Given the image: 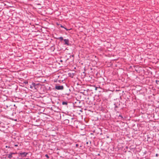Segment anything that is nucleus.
I'll return each mask as SVG.
<instances>
[{
	"mask_svg": "<svg viewBox=\"0 0 159 159\" xmlns=\"http://www.w3.org/2000/svg\"><path fill=\"white\" fill-rule=\"evenodd\" d=\"M59 77V75L58 74L56 73H53L50 74V80L52 81L51 82H57Z\"/></svg>",
	"mask_w": 159,
	"mask_h": 159,
	"instance_id": "7ed1b4c3",
	"label": "nucleus"
},
{
	"mask_svg": "<svg viewBox=\"0 0 159 159\" xmlns=\"http://www.w3.org/2000/svg\"><path fill=\"white\" fill-rule=\"evenodd\" d=\"M52 143V145L53 146V147L51 148H50V150H55V149H56V142L54 141H51V142Z\"/></svg>",
	"mask_w": 159,
	"mask_h": 159,
	"instance_id": "423d86ee",
	"label": "nucleus"
},
{
	"mask_svg": "<svg viewBox=\"0 0 159 159\" xmlns=\"http://www.w3.org/2000/svg\"><path fill=\"white\" fill-rule=\"evenodd\" d=\"M50 99H51V101H52V102L53 103V102L52 101V98H50Z\"/></svg>",
	"mask_w": 159,
	"mask_h": 159,
	"instance_id": "aec40b11",
	"label": "nucleus"
},
{
	"mask_svg": "<svg viewBox=\"0 0 159 159\" xmlns=\"http://www.w3.org/2000/svg\"><path fill=\"white\" fill-rule=\"evenodd\" d=\"M60 61H61V62H62V60H61Z\"/></svg>",
	"mask_w": 159,
	"mask_h": 159,
	"instance_id": "bb28decb",
	"label": "nucleus"
},
{
	"mask_svg": "<svg viewBox=\"0 0 159 159\" xmlns=\"http://www.w3.org/2000/svg\"><path fill=\"white\" fill-rule=\"evenodd\" d=\"M60 25V27L64 28V29H65L67 31V30H68V29H67L66 28H65L63 26L61 25Z\"/></svg>",
	"mask_w": 159,
	"mask_h": 159,
	"instance_id": "2eb2a0df",
	"label": "nucleus"
},
{
	"mask_svg": "<svg viewBox=\"0 0 159 159\" xmlns=\"http://www.w3.org/2000/svg\"><path fill=\"white\" fill-rule=\"evenodd\" d=\"M158 156V154H156V156L157 157Z\"/></svg>",
	"mask_w": 159,
	"mask_h": 159,
	"instance_id": "412c9836",
	"label": "nucleus"
},
{
	"mask_svg": "<svg viewBox=\"0 0 159 159\" xmlns=\"http://www.w3.org/2000/svg\"><path fill=\"white\" fill-rule=\"evenodd\" d=\"M45 157H46L47 158H49V157L48 156V155L47 154H46L45 155Z\"/></svg>",
	"mask_w": 159,
	"mask_h": 159,
	"instance_id": "f3484780",
	"label": "nucleus"
},
{
	"mask_svg": "<svg viewBox=\"0 0 159 159\" xmlns=\"http://www.w3.org/2000/svg\"><path fill=\"white\" fill-rule=\"evenodd\" d=\"M54 85L55 86H52V88L50 87V90L51 89H56L57 90H62L64 89V86L62 85H57L56 84H54Z\"/></svg>",
	"mask_w": 159,
	"mask_h": 159,
	"instance_id": "20e7f679",
	"label": "nucleus"
},
{
	"mask_svg": "<svg viewBox=\"0 0 159 159\" xmlns=\"http://www.w3.org/2000/svg\"><path fill=\"white\" fill-rule=\"evenodd\" d=\"M55 50L54 47L53 46H52L50 48V50L53 51Z\"/></svg>",
	"mask_w": 159,
	"mask_h": 159,
	"instance_id": "f8f14e48",
	"label": "nucleus"
},
{
	"mask_svg": "<svg viewBox=\"0 0 159 159\" xmlns=\"http://www.w3.org/2000/svg\"><path fill=\"white\" fill-rule=\"evenodd\" d=\"M119 117H120L121 118H123L122 116L121 115H119Z\"/></svg>",
	"mask_w": 159,
	"mask_h": 159,
	"instance_id": "a211bd4d",
	"label": "nucleus"
},
{
	"mask_svg": "<svg viewBox=\"0 0 159 159\" xmlns=\"http://www.w3.org/2000/svg\"><path fill=\"white\" fill-rule=\"evenodd\" d=\"M68 102H67L64 101L62 102V104L63 105H67Z\"/></svg>",
	"mask_w": 159,
	"mask_h": 159,
	"instance_id": "ddd939ff",
	"label": "nucleus"
},
{
	"mask_svg": "<svg viewBox=\"0 0 159 159\" xmlns=\"http://www.w3.org/2000/svg\"><path fill=\"white\" fill-rule=\"evenodd\" d=\"M156 82L157 84L159 85V80H156Z\"/></svg>",
	"mask_w": 159,
	"mask_h": 159,
	"instance_id": "dca6fc26",
	"label": "nucleus"
},
{
	"mask_svg": "<svg viewBox=\"0 0 159 159\" xmlns=\"http://www.w3.org/2000/svg\"><path fill=\"white\" fill-rule=\"evenodd\" d=\"M16 153L14 152H11L8 155V157L9 159H11L12 157V155L15 154Z\"/></svg>",
	"mask_w": 159,
	"mask_h": 159,
	"instance_id": "1a4fd4ad",
	"label": "nucleus"
},
{
	"mask_svg": "<svg viewBox=\"0 0 159 159\" xmlns=\"http://www.w3.org/2000/svg\"><path fill=\"white\" fill-rule=\"evenodd\" d=\"M1 123H2L1 122H0V126H1Z\"/></svg>",
	"mask_w": 159,
	"mask_h": 159,
	"instance_id": "a878e982",
	"label": "nucleus"
},
{
	"mask_svg": "<svg viewBox=\"0 0 159 159\" xmlns=\"http://www.w3.org/2000/svg\"><path fill=\"white\" fill-rule=\"evenodd\" d=\"M6 148H7V147L9 148V147H8L7 146H6Z\"/></svg>",
	"mask_w": 159,
	"mask_h": 159,
	"instance_id": "393cba45",
	"label": "nucleus"
},
{
	"mask_svg": "<svg viewBox=\"0 0 159 159\" xmlns=\"http://www.w3.org/2000/svg\"><path fill=\"white\" fill-rule=\"evenodd\" d=\"M79 146V144H76V147H78Z\"/></svg>",
	"mask_w": 159,
	"mask_h": 159,
	"instance_id": "6ab92c4d",
	"label": "nucleus"
},
{
	"mask_svg": "<svg viewBox=\"0 0 159 159\" xmlns=\"http://www.w3.org/2000/svg\"><path fill=\"white\" fill-rule=\"evenodd\" d=\"M59 109L55 106L52 105L50 108V122H56L61 118V115L59 112Z\"/></svg>",
	"mask_w": 159,
	"mask_h": 159,
	"instance_id": "f257e3e1",
	"label": "nucleus"
},
{
	"mask_svg": "<svg viewBox=\"0 0 159 159\" xmlns=\"http://www.w3.org/2000/svg\"><path fill=\"white\" fill-rule=\"evenodd\" d=\"M18 146V145L17 144H16L15 145V147H17Z\"/></svg>",
	"mask_w": 159,
	"mask_h": 159,
	"instance_id": "b1692460",
	"label": "nucleus"
},
{
	"mask_svg": "<svg viewBox=\"0 0 159 159\" xmlns=\"http://www.w3.org/2000/svg\"><path fill=\"white\" fill-rule=\"evenodd\" d=\"M118 107L117 106H115V108H117Z\"/></svg>",
	"mask_w": 159,
	"mask_h": 159,
	"instance_id": "4be33fe9",
	"label": "nucleus"
},
{
	"mask_svg": "<svg viewBox=\"0 0 159 159\" xmlns=\"http://www.w3.org/2000/svg\"><path fill=\"white\" fill-rule=\"evenodd\" d=\"M52 123H50V136L55 137L57 135L56 130H57V124L56 122H52ZM51 138L50 137V139ZM50 139V142H51Z\"/></svg>",
	"mask_w": 159,
	"mask_h": 159,
	"instance_id": "f03ea898",
	"label": "nucleus"
},
{
	"mask_svg": "<svg viewBox=\"0 0 159 159\" xmlns=\"http://www.w3.org/2000/svg\"><path fill=\"white\" fill-rule=\"evenodd\" d=\"M57 39H60V40L61 41H62L63 40H64V39H63V37H61L58 38Z\"/></svg>",
	"mask_w": 159,
	"mask_h": 159,
	"instance_id": "4468645a",
	"label": "nucleus"
},
{
	"mask_svg": "<svg viewBox=\"0 0 159 159\" xmlns=\"http://www.w3.org/2000/svg\"><path fill=\"white\" fill-rule=\"evenodd\" d=\"M69 122V120L68 119H66L64 120L63 121V124L66 125H68Z\"/></svg>",
	"mask_w": 159,
	"mask_h": 159,
	"instance_id": "9d476101",
	"label": "nucleus"
},
{
	"mask_svg": "<svg viewBox=\"0 0 159 159\" xmlns=\"http://www.w3.org/2000/svg\"><path fill=\"white\" fill-rule=\"evenodd\" d=\"M64 41L65 42V43L64 44V45H67L68 46H69L70 45L69 40L68 39H64Z\"/></svg>",
	"mask_w": 159,
	"mask_h": 159,
	"instance_id": "0eeeda50",
	"label": "nucleus"
},
{
	"mask_svg": "<svg viewBox=\"0 0 159 159\" xmlns=\"http://www.w3.org/2000/svg\"><path fill=\"white\" fill-rule=\"evenodd\" d=\"M97 88H97V87H95V90H97Z\"/></svg>",
	"mask_w": 159,
	"mask_h": 159,
	"instance_id": "5701e85b",
	"label": "nucleus"
},
{
	"mask_svg": "<svg viewBox=\"0 0 159 159\" xmlns=\"http://www.w3.org/2000/svg\"><path fill=\"white\" fill-rule=\"evenodd\" d=\"M53 60V61H52V63H53V62H55V61H57L56 59H54V58L53 57H50V61L51 60Z\"/></svg>",
	"mask_w": 159,
	"mask_h": 159,
	"instance_id": "9b49d317",
	"label": "nucleus"
},
{
	"mask_svg": "<svg viewBox=\"0 0 159 159\" xmlns=\"http://www.w3.org/2000/svg\"><path fill=\"white\" fill-rule=\"evenodd\" d=\"M27 154H28V153L25 152H21V153H20V155L22 157H26L27 156Z\"/></svg>",
	"mask_w": 159,
	"mask_h": 159,
	"instance_id": "6e6552de",
	"label": "nucleus"
},
{
	"mask_svg": "<svg viewBox=\"0 0 159 159\" xmlns=\"http://www.w3.org/2000/svg\"><path fill=\"white\" fill-rule=\"evenodd\" d=\"M39 86V84H36L35 83L32 84L30 86V88L32 89L34 88V89H35L36 90H37V89L38 88V87Z\"/></svg>",
	"mask_w": 159,
	"mask_h": 159,
	"instance_id": "39448f33",
	"label": "nucleus"
}]
</instances>
